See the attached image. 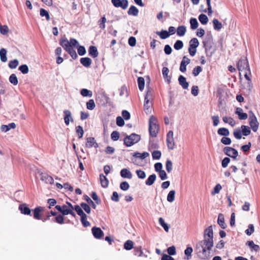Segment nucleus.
Wrapping results in <instances>:
<instances>
[{
  "label": "nucleus",
  "instance_id": "1",
  "mask_svg": "<svg viewBox=\"0 0 260 260\" xmlns=\"http://www.w3.org/2000/svg\"><path fill=\"white\" fill-rule=\"evenodd\" d=\"M213 246V244L201 241L196 244L194 250L200 259H206L210 257Z\"/></svg>",
  "mask_w": 260,
  "mask_h": 260
},
{
  "label": "nucleus",
  "instance_id": "2",
  "mask_svg": "<svg viewBox=\"0 0 260 260\" xmlns=\"http://www.w3.org/2000/svg\"><path fill=\"white\" fill-rule=\"evenodd\" d=\"M152 100V92L151 90H148L145 96L144 103V110L147 114L151 112L153 106Z\"/></svg>",
  "mask_w": 260,
  "mask_h": 260
},
{
  "label": "nucleus",
  "instance_id": "3",
  "mask_svg": "<svg viewBox=\"0 0 260 260\" xmlns=\"http://www.w3.org/2000/svg\"><path fill=\"white\" fill-rule=\"evenodd\" d=\"M141 139L140 135L133 133L131 135L126 136L124 138V144L127 147H131L138 142Z\"/></svg>",
  "mask_w": 260,
  "mask_h": 260
},
{
  "label": "nucleus",
  "instance_id": "4",
  "mask_svg": "<svg viewBox=\"0 0 260 260\" xmlns=\"http://www.w3.org/2000/svg\"><path fill=\"white\" fill-rule=\"evenodd\" d=\"M249 124L251 128L254 132H257L258 129L259 123L257 121V118L252 112H250V114L248 118Z\"/></svg>",
  "mask_w": 260,
  "mask_h": 260
},
{
  "label": "nucleus",
  "instance_id": "5",
  "mask_svg": "<svg viewBox=\"0 0 260 260\" xmlns=\"http://www.w3.org/2000/svg\"><path fill=\"white\" fill-rule=\"evenodd\" d=\"M202 241L213 244V232L212 225L208 226L204 231V240Z\"/></svg>",
  "mask_w": 260,
  "mask_h": 260
},
{
  "label": "nucleus",
  "instance_id": "6",
  "mask_svg": "<svg viewBox=\"0 0 260 260\" xmlns=\"http://www.w3.org/2000/svg\"><path fill=\"white\" fill-rule=\"evenodd\" d=\"M237 69L239 71L240 75L241 72H243L249 69L248 60L245 57H241L237 63Z\"/></svg>",
  "mask_w": 260,
  "mask_h": 260
},
{
  "label": "nucleus",
  "instance_id": "7",
  "mask_svg": "<svg viewBox=\"0 0 260 260\" xmlns=\"http://www.w3.org/2000/svg\"><path fill=\"white\" fill-rule=\"evenodd\" d=\"M173 132L170 131L167 135V144L169 149L173 150L175 148V143L173 137Z\"/></svg>",
  "mask_w": 260,
  "mask_h": 260
},
{
  "label": "nucleus",
  "instance_id": "8",
  "mask_svg": "<svg viewBox=\"0 0 260 260\" xmlns=\"http://www.w3.org/2000/svg\"><path fill=\"white\" fill-rule=\"evenodd\" d=\"M223 152L226 155L235 159L238 156V152L236 149L231 147H225L223 148Z\"/></svg>",
  "mask_w": 260,
  "mask_h": 260
},
{
  "label": "nucleus",
  "instance_id": "9",
  "mask_svg": "<svg viewBox=\"0 0 260 260\" xmlns=\"http://www.w3.org/2000/svg\"><path fill=\"white\" fill-rule=\"evenodd\" d=\"M111 2L115 7H120L123 10L126 9L128 5L127 0H111Z\"/></svg>",
  "mask_w": 260,
  "mask_h": 260
},
{
  "label": "nucleus",
  "instance_id": "10",
  "mask_svg": "<svg viewBox=\"0 0 260 260\" xmlns=\"http://www.w3.org/2000/svg\"><path fill=\"white\" fill-rule=\"evenodd\" d=\"M40 179L46 184H52L54 183V179L51 176L45 173L40 174Z\"/></svg>",
  "mask_w": 260,
  "mask_h": 260
},
{
  "label": "nucleus",
  "instance_id": "11",
  "mask_svg": "<svg viewBox=\"0 0 260 260\" xmlns=\"http://www.w3.org/2000/svg\"><path fill=\"white\" fill-rule=\"evenodd\" d=\"M91 231L93 236L96 239H100L104 237V232L100 228L94 226L92 228Z\"/></svg>",
  "mask_w": 260,
  "mask_h": 260
},
{
  "label": "nucleus",
  "instance_id": "12",
  "mask_svg": "<svg viewBox=\"0 0 260 260\" xmlns=\"http://www.w3.org/2000/svg\"><path fill=\"white\" fill-rule=\"evenodd\" d=\"M159 131V126L158 124H153L149 125V132L150 136L156 137Z\"/></svg>",
  "mask_w": 260,
  "mask_h": 260
},
{
  "label": "nucleus",
  "instance_id": "13",
  "mask_svg": "<svg viewBox=\"0 0 260 260\" xmlns=\"http://www.w3.org/2000/svg\"><path fill=\"white\" fill-rule=\"evenodd\" d=\"M44 211L43 207L38 206L36 207L33 210L34 218L37 220H41L42 219L41 213Z\"/></svg>",
  "mask_w": 260,
  "mask_h": 260
},
{
  "label": "nucleus",
  "instance_id": "14",
  "mask_svg": "<svg viewBox=\"0 0 260 260\" xmlns=\"http://www.w3.org/2000/svg\"><path fill=\"white\" fill-rule=\"evenodd\" d=\"M20 212L24 215H31V210L26 204H22L19 206Z\"/></svg>",
  "mask_w": 260,
  "mask_h": 260
},
{
  "label": "nucleus",
  "instance_id": "15",
  "mask_svg": "<svg viewBox=\"0 0 260 260\" xmlns=\"http://www.w3.org/2000/svg\"><path fill=\"white\" fill-rule=\"evenodd\" d=\"M190 60L186 56H183L180 66V71L185 72L186 70V66L190 63Z\"/></svg>",
  "mask_w": 260,
  "mask_h": 260
},
{
  "label": "nucleus",
  "instance_id": "16",
  "mask_svg": "<svg viewBox=\"0 0 260 260\" xmlns=\"http://www.w3.org/2000/svg\"><path fill=\"white\" fill-rule=\"evenodd\" d=\"M86 147L87 148H94L98 147V144L95 142V139L93 137H88L86 138V142L85 144Z\"/></svg>",
  "mask_w": 260,
  "mask_h": 260
},
{
  "label": "nucleus",
  "instance_id": "17",
  "mask_svg": "<svg viewBox=\"0 0 260 260\" xmlns=\"http://www.w3.org/2000/svg\"><path fill=\"white\" fill-rule=\"evenodd\" d=\"M235 114L238 115L240 120H246L248 118L247 114L244 113L241 108L238 107L236 109Z\"/></svg>",
  "mask_w": 260,
  "mask_h": 260
},
{
  "label": "nucleus",
  "instance_id": "18",
  "mask_svg": "<svg viewBox=\"0 0 260 260\" xmlns=\"http://www.w3.org/2000/svg\"><path fill=\"white\" fill-rule=\"evenodd\" d=\"M217 223L221 228L225 229L227 225L225 223L224 215L222 213H219L218 216Z\"/></svg>",
  "mask_w": 260,
  "mask_h": 260
},
{
  "label": "nucleus",
  "instance_id": "19",
  "mask_svg": "<svg viewBox=\"0 0 260 260\" xmlns=\"http://www.w3.org/2000/svg\"><path fill=\"white\" fill-rule=\"evenodd\" d=\"M59 44L65 50L71 48L70 41H68L67 38L61 39L59 41Z\"/></svg>",
  "mask_w": 260,
  "mask_h": 260
},
{
  "label": "nucleus",
  "instance_id": "20",
  "mask_svg": "<svg viewBox=\"0 0 260 260\" xmlns=\"http://www.w3.org/2000/svg\"><path fill=\"white\" fill-rule=\"evenodd\" d=\"M179 84L183 89H187L188 87V83L186 81V78L182 75H180L178 78Z\"/></svg>",
  "mask_w": 260,
  "mask_h": 260
},
{
  "label": "nucleus",
  "instance_id": "21",
  "mask_svg": "<svg viewBox=\"0 0 260 260\" xmlns=\"http://www.w3.org/2000/svg\"><path fill=\"white\" fill-rule=\"evenodd\" d=\"M244 75L246 80H248V86L249 87V89L250 90V89L252 88V83H251V80L250 78L249 75H251V72L250 70V68L249 69H247L246 70L243 71Z\"/></svg>",
  "mask_w": 260,
  "mask_h": 260
},
{
  "label": "nucleus",
  "instance_id": "22",
  "mask_svg": "<svg viewBox=\"0 0 260 260\" xmlns=\"http://www.w3.org/2000/svg\"><path fill=\"white\" fill-rule=\"evenodd\" d=\"M89 55L93 58L98 56L99 52L95 46H91L88 49Z\"/></svg>",
  "mask_w": 260,
  "mask_h": 260
},
{
  "label": "nucleus",
  "instance_id": "23",
  "mask_svg": "<svg viewBox=\"0 0 260 260\" xmlns=\"http://www.w3.org/2000/svg\"><path fill=\"white\" fill-rule=\"evenodd\" d=\"M149 153L147 152H143V153L140 152H134L133 154V156L135 157V158L138 159L140 158L141 159H144L147 157L149 156Z\"/></svg>",
  "mask_w": 260,
  "mask_h": 260
},
{
  "label": "nucleus",
  "instance_id": "24",
  "mask_svg": "<svg viewBox=\"0 0 260 260\" xmlns=\"http://www.w3.org/2000/svg\"><path fill=\"white\" fill-rule=\"evenodd\" d=\"M120 175L122 178L131 179L132 174L131 172L127 169H123L120 171Z\"/></svg>",
  "mask_w": 260,
  "mask_h": 260
},
{
  "label": "nucleus",
  "instance_id": "25",
  "mask_svg": "<svg viewBox=\"0 0 260 260\" xmlns=\"http://www.w3.org/2000/svg\"><path fill=\"white\" fill-rule=\"evenodd\" d=\"M222 120L224 123H228L232 127L236 125L235 120L231 117L224 116L222 117Z\"/></svg>",
  "mask_w": 260,
  "mask_h": 260
},
{
  "label": "nucleus",
  "instance_id": "26",
  "mask_svg": "<svg viewBox=\"0 0 260 260\" xmlns=\"http://www.w3.org/2000/svg\"><path fill=\"white\" fill-rule=\"evenodd\" d=\"M80 62L85 67L88 68L90 66L92 60L89 57H82L80 59Z\"/></svg>",
  "mask_w": 260,
  "mask_h": 260
},
{
  "label": "nucleus",
  "instance_id": "27",
  "mask_svg": "<svg viewBox=\"0 0 260 260\" xmlns=\"http://www.w3.org/2000/svg\"><path fill=\"white\" fill-rule=\"evenodd\" d=\"M100 179L101 185L103 187L106 188L108 186L109 181L106 176L103 174H100Z\"/></svg>",
  "mask_w": 260,
  "mask_h": 260
},
{
  "label": "nucleus",
  "instance_id": "28",
  "mask_svg": "<svg viewBox=\"0 0 260 260\" xmlns=\"http://www.w3.org/2000/svg\"><path fill=\"white\" fill-rule=\"evenodd\" d=\"M156 178V176L155 174H153L150 175L147 178V179L146 180L145 184L148 186L152 185L155 182Z\"/></svg>",
  "mask_w": 260,
  "mask_h": 260
},
{
  "label": "nucleus",
  "instance_id": "29",
  "mask_svg": "<svg viewBox=\"0 0 260 260\" xmlns=\"http://www.w3.org/2000/svg\"><path fill=\"white\" fill-rule=\"evenodd\" d=\"M64 123L67 125L70 123V118H71V113L68 110H65L63 111Z\"/></svg>",
  "mask_w": 260,
  "mask_h": 260
},
{
  "label": "nucleus",
  "instance_id": "30",
  "mask_svg": "<svg viewBox=\"0 0 260 260\" xmlns=\"http://www.w3.org/2000/svg\"><path fill=\"white\" fill-rule=\"evenodd\" d=\"M134 254L135 255L140 257L142 256H147L146 255L144 254L141 246L135 247L134 249Z\"/></svg>",
  "mask_w": 260,
  "mask_h": 260
},
{
  "label": "nucleus",
  "instance_id": "31",
  "mask_svg": "<svg viewBox=\"0 0 260 260\" xmlns=\"http://www.w3.org/2000/svg\"><path fill=\"white\" fill-rule=\"evenodd\" d=\"M138 9L134 6H131L127 11L128 15L134 16H137L138 15Z\"/></svg>",
  "mask_w": 260,
  "mask_h": 260
},
{
  "label": "nucleus",
  "instance_id": "32",
  "mask_svg": "<svg viewBox=\"0 0 260 260\" xmlns=\"http://www.w3.org/2000/svg\"><path fill=\"white\" fill-rule=\"evenodd\" d=\"M246 245H248L252 250L255 251L259 250V246L258 245L255 244L253 241H248L246 242Z\"/></svg>",
  "mask_w": 260,
  "mask_h": 260
},
{
  "label": "nucleus",
  "instance_id": "33",
  "mask_svg": "<svg viewBox=\"0 0 260 260\" xmlns=\"http://www.w3.org/2000/svg\"><path fill=\"white\" fill-rule=\"evenodd\" d=\"M213 24L214 29L217 30H220L222 27V23L215 18L213 20Z\"/></svg>",
  "mask_w": 260,
  "mask_h": 260
},
{
  "label": "nucleus",
  "instance_id": "34",
  "mask_svg": "<svg viewBox=\"0 0 260 260\" xmlns=\"http://www.w3.org/2000/svg\"><path fill=\"white\" fill-rule=\"evenodd\" d=\"M217 133L220 136H228L230 135V132L226 128H219L217 131Z\"/></svg>",
  "mask_w": 260,
  "mask_h": 260
},
{
  "label": "nucleus",
  "instance_id": "35",
  "mask_svg": "<svg viewBox=\"0 0 260 260\" xmlns=\"http://www.w3.org/2000/svg\"><path fill=\"white\" fill-rule=\"evenodd\" d=\"M186 32V27L183 26H179L177 29V34L179 36H183Z\"/></svg>",
  "mask_w": 260,
  "mask_h": 260
},
{
  "label": "nucleus",
  "instance_id": "36",
  "mask_svg": "<svg viewBox=\"0 0 260 260\" xmlns=\"http://www.w3.org/2000/svg\"><path fill=\"white\" fill-rule=\"evenodd\" d=\"M138 84L139 89L142 91L144 88L145 80L144 78L142 77H138Z\"/></svg>",
  "mask_w": 260,
  "mask_h": 260
},
{
  "label": "nucleus",
  "instance_id": "37",
  "mask_svg": "<svg viewBox=\"0 0 260 260\" xmlns=\"http://www.w3.org/2000/svg\"><path fill=\"white\" fill-rule=\"evenodd\" d=\"M134 248V242L132 240H127L124 244V248L130 250Z\"/></svg>",
  "mask_w": 260,
  "mask_h": 260
},
{
  "label": "nucleus",
  "instance_id": "38",
  "mask_svg": "<svg viewBox=\"0 0 260 260\" xmlns=\"http://www.w3.org/2000/svg\"><path fill=\"white\" fill-rule=\"evenodd\" d=\"M6 53H7V50L5 49L2 48L0 50L1 60L3 62H6L7 60Z\"/></svg>",
  "mask_w": 260,
  "mask_h": 260
},
{
  "label": "nucleus",
  "instance_id": "39",
  "mask_svg": "<svg viewBox=\"0 0 260 260\" xmlns=\"http://www.w3.org/2000/svg\"><path fill=\"white\" fill-rule=\"evenodd\" d=\"M156 34L159 36L161 39H166L168 38L170 34L167 30H161V31H157Z\"/></svg>",
  "mask_w": 260,
  "mask_h": 260
},
{
  "label": "nucleus",
  "instance_id": "40",
  "mask_svg": "<svg viewBox=\"0 0 260 260\" xmlns=\"http://www.w3.org/2000/svg\"><path fill=\"white\" fill-rule=\"evenodd\" d=\"M162 75L164 78L167 79V81L169 82L171 80V77L168 76L169 70L167 67H163L162 69Z\"/></svg>",
  "mask_w": 260,
  "mask_h": 260
},
{
  "label": "nucleus",
  "instance_id": "41",
  "mask_svg": "<svg viewBox=\"0 0 260 260\" xmlns=\"http://www.w3.org/2000/svg\"><path fill=\"white\" fill-rule=\"evenodd\" d=\"M66 51L71 55L73 59H76L77 58L78 56L76 52L73 47H71Z\"/></svg>",
  "mask_w": 260,
  "mask_h": 260
},
{
  "label": "nucleus",
  "instance_id": "42",
  "mask_svg": "<svg viewBox=\"0 0 260 260\" xmlns=\"http://www.w3.org/2000/svg\"><path fill=\"white\" fill-rule=\"evenodd\" d=\"M241 129L242 134L245 136L249 135L251 133L250 128L248 126L242 125L241 126Z\"/></svg>",
  "mask_w": 260,
  "mask_h": 260
},
{
  "label": "nucleus",
  "instance_id": "43",
  "mask_svg": "<svg viewBox=\"0 0 260 260\" xmlns=\"http://www.w3.org/2000/svg\"><path fill=\"white\" fill-rule=\"evenodd\" d=\"M175 191L174 190L170 191L167 196V201L170 203L173 202L175 200Z\"/></svg>",
  "mask_w": 260,
  "mask_h": 260
},
{
  "label": "nucleus",
  "instance_id": "44",
  "mask_svg": "<svg viewBox=\"0 0 260 260\" xmlns=\"http://www.w3.org/2000/svg\"><path fill=\"white\" fill-rule=\"evenodd\" d=\"M76 132L78 135L79 139H81L83 137L84 131L83 127L81 126L78 125L76 127Z\"/></svg>",
  "mask_w": 260,
  "mask_h": 260
},
{
  "label": "nucleus",
  "instance_id": "45",
  "mask_svg": "<svg viewBox=\"0 0 260 260\" xmlns=\"http://www.w3.org/2000/svg\"><path fill=\"white\" fill-rule=\"evenodd\" d=\"M206 3L207 5V10L206 9L203 10L202 11L206 13L208 12V14L209 16H210L212 13V7L211 5V0H206Z\"/></svg>",
  "mask_w": 260,
  "mask_h": 260
},
{
  "label": "nucleus",
  "instance_id": "46",
  "mask_svg": "<svg viewBox=\"0 0 260 260\" xmlns=\"http://www.w3.org/2000/svg\"><path fill=\"white\" fill-rule=\"evenodd\" d=\"M80 93L83 96L91 97L92 95V92L85 88H83L80 91Z\"/></svg>",
  "mask_w": 260,
  "mask_h": 260
},
{
  "label": "nucleus",
  "instance_id": "47",
  "mask_svg": "<svg viewBox=\"0 0 260 260\" xmlns=\"http://www.w3.org/2000/svg\"><path fill=\"white\" fill-rule=\"evenodd\" d=\"M158 221L160 225L163 227L165 231L167 232L169 231V226L165 222L164 219L162 217H160L158 219Z\"/></svg>",
  "mask_w": 260,
  "mask_h": 260
},
{
  "label": "nucleus",
  "instance_id": "48",
  "mask_svg": "<svg viewBox=\"0 0 260 260\" xmlns=\"http://www.w3.org/2000/svg\"><path fill=\"white\" fill-rule=\"evenodd\" d=\"M107 19L105 17V16H103L98 21V24L99 25L100 27L102 29H104L106 27L105 23L106 22Z\"/></svg>",
  "mask_w": 260,
  "mask_h": 260
},
{
  "label": "nucleus",
  "instance_id": "49",
  "mask_svg": "<svg viewBox=\"0 0 260 260\" xmlns=\"http://www.w3.org/2000/svg\"><path fill=\"white\" fill-rule=\"evenodd\" d=\"M199 20L202 24H206L207 23L208 18L205 14H201L199 16Z\"/></svg>",
  "mask_w": 260,
  "mask_h": 260
},
{
  "label": "nucleus",
  "instance_id": "50",
  "mask_svg": "<svg viewBox=\"0 0 260 260\" xmlns=\"http://www.w3.org/2000/svg\"><path fill=\"white\" fill-rule=\"evenodd\" d=\"M9 81L11 83L14 85L18 84V81L16 75L14 74H12L9 77Z\"/></svg>",
  "mask_w": 260,
  "mask_h": 260
},
{
  "label": "nucleus",
  "instance_id": "51",
  "mask_svg": "<svg viewBox=\"0 0 260 260\" xmlns=\"http://www.w3.org/2000/svg\"><path fill=\"white\" fill-rule=\"evenodd\" d=\"M189 45L192 48H197L199 45V42L197 38H193L191 39L189 42Z\"/></svg>",
  "mask_w": 260,
  "mask_h": 260
},
{
  "label": "nucleus",
  "instance_id": "52",
  "mask_svg": "<svg viewBox=\"0 0 260 260\" xmlns=\"http://www.w3.org/2000/svg\"><path fill=\"white\" fill-rule=\"evenodd\" d=\"M86 107L88 110H92L94 109L95 107V105L94 100L92 99L89 100L86 103Z\"/></svg>",
  "mask_w": 260,
  "mask_h": 260
},
{
  "label": "nucleus",
  "instance_id": "53",
  "mask_svg": "<svg viewBox=\"0 0 260 260\" xmlns=\"http://www.w3.org/2000/svg\"><path fill=\"white\" fill-rule=\"evenodd\" d=\"M190 27L192 29H196L198 26V22L196 18H192L190 20Z\"/></svg>",
  "mask_w": 260,
  "mask_h": 260
},
{
  "label": "nucleus",
  "instance_id": "54",
  "mask_svg": "<svg viewBox=\"0 0 260 260\" xmlns=\"http://www.w3.org/2000/svg\"><path fill=\"white\" fill-rule=\"evenodd\" d=\"M19 64V61L17 59H14L10 60L9 63V67L10 69H15L17 68Z\"/></svg>",
  "mask_w": 260,
  "mask_h": 260
},
{
  "label": "nucleus",
  "instance_id": "55",
  "mask_svg": "<svg viewBox=\"0 0 260 260\" xmlns=\"http://www.w3.org/2000/svg\"><path fill=\"white\" fill-rule=\"evenodd\" d=\"M166 170L168 173H170L173 168V164L171 160L167 159L166 162Z\"/></svg>",
  "mask_w": 260,
  "mask_h": 260
},
{
  "label": "nucleus",
  "instance_id": "56",
  "mask_svg": "<svg viewBox=\"0 0 260 260\" xmlns=\"http://www.w3.org/2000/svg\"><path fill=\"white\" fill-rule=\"evenodd\" d=\"M193 249L191 247H188L184 251V253L187 256L186 259H189L191 256V253L192 252Z\"/></svg>",
  "mask_w": 260,
  "mask_h": 260
},
{
  "label": "nucleus",
  "instance_id": "57",
  "mask_svg": "<svg viewBox=\"0 0 260 260\" xmlns=\"http://www.w3.org/2000/svg\"><path fill=\"white\" fill-rule=\"evenodd\" d=\"M86 218V215H83L82 217H81V221L82 222V224L85 228L89 226L90 225V222L87 220Z\"/></svg>",
  "mask_w": 260,
  "mask_h": 260
},
{
  "label": "nucleus",
  "instance_id": "58",
  "mask_svg": "<svg viewBox=\"0 0 260 260\" xmlns=\"http://www.w3.org/2000/svg\"><path fill=\"white\" fill-rule=\"evenodd\" d=\"M183 47V42L181 40H177L174 45V48L177 50L182 49Z\"/></svg>",
  "mask_w": 260,
  "mask_h": 260
},
{
  "label": "nucleus",
  "instance_id": "59",
  "mask_svg": "<svg viewBox=\"0 0 260 260\" xmlns=\"http://www.w3.org/2000/svg\"><path fill=\"white\" fill-rule=\"evenodd\" d=\"M242 134V131L239 128L235 129L233 132L234 137L237 139H241Z\"/></svg>",
  "mask_w": 260,
  "mask_h": 260
},
{
  "label": "nucleus",
  "instance_id": "60",
  "mask_svg": "<svg viewBox=\"0 0 260 260\" xmlns=\"http://www.w3.org/2000/svg\"><path fill=\"white\" fill-rule=\"evenodd\" d=\"M74 210H75L77 212V214L81 217L86 215L79 205L75 206Z\"/></svg>",
  "mask_w": 260,
  "mask_h": 260
},
{
  "label": "nucleus",
  "instance_id": "61",
  "mask_svg": "<svg viewBox=\"0 0 260 260\" xmlns=\"http://www.w3.org/2000/svg\"><path fill=\"white\" fill-rule=\"evenodd\" d=\"M161 155V152L159 150H155L152 153V156L154 159H159Z\"/></svg>",
  "mask_w": 260,
  "mask_h": 260
},
{
  "label": "nucleus",
  "instance_id": "62",
  "mask_svg": "<svg viewBox=\"0 0 260 260\" xmlns=\"http://www.w3.org/2000/svg\"><path fill=\"white\" fill-rule=\"evenodd\" d=\"M19 70L21 71V72L24 74H26L28 73L29 70L27 65L23 64L20 66L19 67Z\"/></svg>",
  "mask_w": 260,
  "mask_h": 260
},
{
  "label": "nucleus",
  "instance_id": "63",
  "mask_svg": "<svg viewBox=\"0 0 260 260\" xmlns=\"http://www.w3.org/2000/svg\"><path fill=\"white\" fill-rule=\"evenodd\" d=\"M202 71V68L200 66H197L192 70V74L194 76H197Z\"/></svg>",
  "mask_w": 260,
  "mask_h": 260
},
{
  "label": "nucleus",
  "instance_id": "64",
  "mask_svg": "<svg viewBox=\"0 0 260 260\" xmlns=\"http://www.w3.org/2000/svg\"><path fill=\"white\" fill-rule=\"evenodd\" d=\"M120 188L121 189L126 191L129 188V185L126 181H123L120 184Z\"/></svg>",
  "mask_w": 260,
  "mask_h": 260
}]
</instances>
